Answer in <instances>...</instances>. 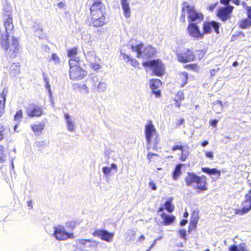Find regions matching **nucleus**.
Masks as SVG:
<instances>
[{
  "label": "nucleus",
  "mask_w": 251,
  "mask_h": 251,
  "mask_svg": "<svg viewBox=\"0 0 251 251\" xmlns=\"http://www.w3.org/2000/svg\"><path fill=\"white\" fill-rule=\"evenodd\" d=\"M5 29L0 31V45L1 48L10 57L15 58L20 52L19 41L14 36H10V32L14 28L13 19L8 15L4 21Z\"/></svg>",
  "instance_id": "nucleus-1"
},
{
  "label": "nucleus",
  "mask_w": 251,
  "mask_h": 251,
  "mask_svg": "<svg viewBox=\"0 0 251 251\" xmlns=\"http://www.w3.org/2000/svg\"><path fill=\"white\" fill-rule=\"evenodd\" d=\"M91 23L95 27L102 26L104 24L105 7L102 2H93L90 8Z\"/></svg>",
  "instance_id": "nucleus-2"
},
{
  "label": "nucleus",
  "mask_w": 251,
  "mask_h": 251,
  "mask_svg": "<svg viewBox=\"0 0 251 251\" xmlns=\"http://www.w3.org/2000/svg\"><path fill=\"white\" fill-rule=\"evenodd\" d=\"M187 17L189 22L199 23L202 21L203 16L201 13L196 11L193 5L188 2H184L182 4V14L181 21L185 22Z\"/></svg>",
  "instance_id": "nucleus-3"
},
{
  "label": "nucleus",
  "mask_w": 251,
  "mask_h": 251,
  "mask_svg": "<svg viewBox=\"0 0 251 251\" xmlns=\"http://www.w3.org/2000/svg\"><path fill=\"white\" fill-rule=\"evenodd\" d=\"M185 181L187 186L197 189V192L203 191L207 189L205 178L198 176L194 173H188L185 178Z\"/></svg>",
  "instance_id": "nucleus-4"
},
{
  "label": "nucleus",
  "mask_w": 251,
  "mask_h": 251,
  "mask_svg": "<svg viewBox=\"0 0 251 251\" xmlns=\"http://www.w3.org/2000/svg\"><path fill=\"white\" fill-rule=\"evenodd\" d=\"M131 50L137 53L138 58H144L154 55L156 51L155 48L150 45L145 46L143 44L132 45Z\"/></svg>",
  "instance_id": "nucleus-5"
},
{
  "label": "nucleus",
  "mask_w": 251,
  "mask_h": 251,
  "mask_svg": "<svg viewBox=\"0 0 251 251\" xmlns=\"http://www.w3.org/2000/svg\"><path fill=\"white\" fill-rule=\"evenodd\" d=\"M70 65V78L73 81H80L83 79L87 75V72L81 68L78 64H74Z\"/></svg>",
  "instance_id": "nucleus-6"
},
{
  "label": "nucleus",
  "mask_w": 251,
  "mask_h": 251,
  "mask_svg": "<svg viewBox=\"0 0 251 251\" xmlns=\"http://www.w3.org/2000/svg\"><path fill=\"white\" fill-rule=\"evenodd\" d=\"M53 233L52 236L57 240L62 241L66 240L69 238L74 237L73 233H70L66 230L63 226L58 225L53 227Z\"/></svg>",
  "instance_id": "nucleus-7"
},
{
  "label": "nucleus",
  "mask_w": 251,
  "mask_h": 251,
  "mask_svg": "<svg viewBox=\"0 0 251 251\" xmlns=\"http://www.w3.org/2000/svg\"><path fill=\"white\" fill-rule=\"evenodd\" d=\"M144 67L151 68L155 75H162L164 72V66L162 62L159 60H148L143 63Z\"/></svg>",
  "instance_id": "nucleus-8"
},
{
  "label": "nucleus",
  "mask_w": 251,
  "mask_h": 251,
  "mask_svg": "<svg viewBox=\"0 0 251 251\" xmlns=\"http://www.w3.org/2000/svg\"><path fill=\"white\" fill-rule=\"evenodd\" d=\"M99 243L92 239H79L76 240V246L82 251H89L92 248H97Z\"/></svg>",
  "instance_id": "nucleus-9"
},
{
  "label": "nucleus",
  "mask_w": 251,
  "mask_h": 251,
  "mask_svg": "<svg viewBox=\"0 0 251 251\" xmlns=\"http://www.w3.org/2000/svg\"><path fill=\"white\" fill-rule=\"evenodd\" d=\"M187 33L192 38L196 40H201L203 38L204 33L200 31L197 23H190L187 27Z\"/></svg>",
  "instance_id": "nucleus-10"
},
{
  "label": "nucleus",
  "mask_w": 251,
  "mask_h": 251,
  "mask_svg": "<svg viewBox=\"0 0 251 251\" xmlns=\"http://www.w3.org/2000/svg\"><path fill=\"white\" fill-rule=\"evenodd\" d=\"M251 190L249 191V194H246L245 199L242 203V209H235V214L242 215L249 212L251 210Z\"/></svg>",
  "instance_id": "nucleus-11"
},
{
  "label": "nucleus",
  "mask_w": 251,
  "mask_h": 251,
  "mask_svg": "<svg viewBox=\"0 0 251 251\" xmlns=\"http://www.w3.org/2000/svg\"><path fill=\"white\" fill-rule=\"evenodd\" d=\"M145 133L147 144L149 145L156 135V130L151 121H149L145 125Z\"/></svg>",
  "instance_id": "nucleus-12"
},
{
  "label": "nucleus",
  "mask_w": 251,
  "mask_h": 251,
  "mask_svg": "<svg viewBox=\"0 0 251 251\" xmlns=\"http://www.w3.org/2000/svg\"><path fill=\"white\" fill-rule=\"evenodd\" d=\"M178 60L181 62L192 61L195 59L194 53L188 49H185L177 54Z\"/></svg>",
  "instance_id": "nucleus-13"
},
{
  "label": "nucleus",
  "mask_w": 251,
  "mask_h": 251,
  "mask_svg": "<svg viewBox=\"0 0 251 251\" xmlns=\"http://www.w3.org/2000/svg\"><path fill=\"white\" fill-rule=\"evenodd\" d=\"M93 235L107 242H111L114 237V233L103 229L96 230Z\"/></svg>",
  "instance_id": "nucleus-14"
},
{
  "label": "nucleus",
  "mask_w": 251,
  "mask_h": 251,
  "mask_svg": "<svg viewBox=\"0 0 251 251\" xmlns=\"http://www.w3.org/2000/svg\"><path fill=\"white\" fill-rule=\"evenodd\" d=\"M65 122L68 131L75 132L76 130V125L74 118L67 113L64 114Z\"/></svg>",
  "instance_id": "nucleus-15"
},
{
  "label": "nucleus",
  "mask_w": 251,
  "mask_h": 251,
  "mask_svg": "<svg viewBox=\"0 0 251 251\" xmlns=\"http://www.w3.org/2000/svg\"><path fill=\"white\" fill-rule=\"evenodd\" d=\"M232 6H228L226 7H221L218 11V16L223 21H226L230 19V14L233 10Z\"/></svg>",
  "instance_id": "nucleus-16"
},
{
  "label": "nucleus",
  "mask_w": 251,
  "mask_h": 251,
  "mask_svg": "<svg viewBox=\"0 0 251 251\" xmlns=\"http://www.w3.org/2000/svg\"><path fill=\"white\" fill-rule=\"evenodd\" d=\"M212 29H213L217 33H219V24L212 21L211 22L204 23L203 25V29L204 34L205 33H210Z\"/></svg>",
  "instance_id": "nucleus-17"
},
{
  "label": "nucleus",
  "mask_w": 251,
  "mask_h": 251,
  "mask_svg": "<svg viewBox=\"0 0 251 251\" xmlns=\"http://www.w3.org/2000/svg\"><path fill=\"white\" fill-rule=\"evenodd\" d=\"M43 113V110L41 107L34 105L31 108H28L26 110L27 115L30 117H40Z\"/></svg>",
  "instance_id": "nucleus-18"
},
{
  "label": "nucleus",
  "mask_w": 251,
  "mask_h": 251,
  "mask_svg": "<svg viewBox=\"0 0 251 251\" xmlns=\"http://www.w3.org/2000/svg\"><path fill=\"white\" fill-rule=\"evenodd\" d=\"M77 50L76 48L69 50H68V55L70 57L69 65H74V64H78L79 58L77 55Z\"/></svg>",
  "instance_id": "nucleus-19"
},
{
  "label": "nucleus",
  "mask_w": 251,
  "mask_h": 251,
  "mask_svg": "<svg viewBox=\"0 0 251 251\" xmlns=\"http://www.w3.org/2000/svg\"><path fill=\"white\" fill-rule=\"evenodd\" d=\"M161 85V82L158 79H152L151 80L150 87L152 92L155 95L156 97L160 96V91L158 89Z\"/></svg>",
  "instance_id": "nucleus-20"
},
{
  "label": "nucleus",
  "mask_w": 251,
  "mask_h": 251,
  "mask_svg": "<svg viewBox=\"0 0 251 251\" xmlns=\"http://www.w3.org/2000/svg\"><path fill=\"white\" fill-rule=\"evenodd\" d=\"M45 126L44 123H38L31 124L30 126L35 134L37 136H39L42 134L44 129Z\"/></svg>",
  "instance_id": "nucleus-21"
},
{
  "label": "nucleus",
  "mask_w": 251,
  "mask_h": 251,
  "mask_svg": "<svg viewBox=\"0 0 251 251\" xmlns=\"http://www.w3.org/2000/svg\"><path fill=\"white\" fill-rule=\"evenodd\" d=\"M7 94V90L4 89L0 94V118L2 116L4 112Z\"/></svg>",
  "instance_id": "nucleus-22"
},
{
  "label": "nucleus",
  "mask_w": 251,
  "mask_h": 251,
  "mask_svg": "<svg viewBox=\"0 0 251 251\" xmlns=\"http://www.w3.org/2000/svg\"><path fill=\"white\" fill-rule=\"evenodd\" d=\"M112 170L114 171L112 174L117 172L118 167L116 164L112 163L111 164L110 167L104 166L102 168V172L106 177L111 175Z\"/></svg>",
  "instance_id": "nucleus-23"
},
{
  "label": "nucleus",
  "mask_w": 251,
  "mask_h": 251,
  "mask_svg": "<svg viewBox=\"0 0 251 251\" xmlns=\"http://www.w3.org/2000/svg\"><path fill=\"white\" fill-rule=\"evenodd\" d=\"M161 219L163 220L164 225H169L173 223L176 217L173 215H168L164 212L161 214Z\"/></svg>",
  "instance_id": "nucleus-24"
},
{
  "label": "nucleus",
  "mask_w": 251,
  "mask_h": 251,
  "mask_svg": "<svg viewBox=\"0 0 251 251\" xmlns=\"http://www.w3.org/2000/svg\"><path fill=\"white\" fill-rule=\"evenodd\" d=\"M75 87L76 89H78V91L83 95H87L90 92L89 88L86 84L76 83Z\"/></svg>",
  "instance_id": "nucleus-25"
},
{
  "label": "nucleus",
  "mask_w": 251,
  "mask_h": 251,
  "mask_svg": "<svg viewBox=\"0 0 251 251\" xmlns=\"http://www.w3.org/2000/svg\"><path fill=\"white\" fill-rule=\"evenodd\" d=\"M122 9L124 15L126 18H129L130 16V9L127 0H121Z\"/></svg>",
  "instance_id": "nucleus-26"
},
{
  "label": "nucleus",
  "mask_w": 251,
  "mask_h": 251,
  "mask_svg": "<svg viewBox=\"0 0 251 251\" xmlns=\"http://www.w3.org/2000/svg\"><path fill=\"white\" fill-rule=\"evenodd\" d=\"M202 171L210 175H217L216 179L219 178L221 175L220 171L215 168H202Z\"/></svg>",
  "instance_id": "nucleus-27"
},
{
  "label": "nucleus",
  "mask_w": 251,
  "mask_h": 251,
  "mask_svg": "<svg viewBox=\"0 0 251 251\" xmlns=\"http://www.w3.org/2000/svg\"><path fill=\"white\" fill-rule=\"evenodd\" d=\"M188 76V74L186 72H181L179 73L178 80L182 87L187 83Z\"/></svg>",
  "instance_id": "nucleus-28"
},
{
  "label": "nucleus",
  "mask_w": 251,
  "mask_h": 251,
  "mask_svg": "<svg viewBox=\"0 0 251 251\" xmlns=\"http://www.w3.org/2000/svg\"><path fill=\"white\" fill-rule=\"evenodd\" d=\"M239 25L242 29L247 28L251 26V20L249 18L242 20L239 22Z\"/></svg>",
  "instance_id": "nucleus-29"
},
{
  "label": "nucleus",
  "mask_w": 251,
  "mask_h": 251,
  "mask_svg": "<svg viewBox=\"0 0 251 251\" xmlns=\"http://www.w3.org/2000/svg\"><path fill=\"white\" fill-rule=\"evenodd\" d=\"M85 55L86 59L90 61L91 63L96 60V52L94 50L87 52Z\"/></svg>",
  "instance_id": "nucleus-30"
},
{
  "label": "nucleus",
  "mask_w": 251,
  "mask_h": 251,
  "mask_svg": "<svg viewBox=\"0 0 251 251\" xmlns=\"http://www.w3.org/2000/svg\"><path fill=\"white\" fill-rule=\"evenodd\" d=\"M181 151V152L179 159L181 161H184L186 160L189 155L188 147L187 146L186 148H184Z\"/></svg>",
  "instance_id": "nucleus-31"
},
{
  "label": "nucleus",
  "mask_w": 251,
  "mask_h": 251,
  "mask_svg": "<svg viewBox=\"0 0 251 251\" xmlns=\"http://www.w3.org/2000/svg\"><path fill=\"white\" fill-rule=\"evenodd\" d=\"M223 105L222 101H217L214 103L213 109L217 113H220L223 110Z\"/></svg>",
  "instance_id": "nucleus-32"
},
{
  "label": "nucleus",
  "mask_w": 251,
  "mask_h": 251,
  "mask_svg": "<svg viewBox=\"0 0 251 251\" xmlns=\"http://www.w3.org/2000/svg\"><path fill=\"white\" fill-rule=\"evenodd\" d=\"M182 166V164H178L176 167L173 174V178L174 180H176L180 175L181 169Z\"/></svg>",
  "instance_id": "nucleus-33"
},
{
  "label": "nucleus",
  "mask_w": 251,
  "mask_h": 251,
  "mask_svg": "<svg viewBox=\"0 0 251 251\" xmlns=\"http://www.w3.org/2000/svg\"><path fill=\"white\" fill-rule=\"evenodd\" d=\"M229 251H250L245 247L240 245L239 246L236 245L230 246L229 248Z\"/></svg>",
  "instance_id": "nucleus-34"
},
{
  "label": "nucleus",
  "mask_w": 251,
  "mask_h": 251,
  "mask_svg": "<svg viewBox=\"0 0 251 251\" xmlns=\"http://www.w3.org/2000/svg\"><path fill=\"white\" fill-rule=\"evenodd\" d=\"M91 82L92 89L94 91H97L99 82H100L99 80V78L97 76L93 77L91 78Z\"/></svg>",
  "instance_id": "nucleus-35"
},
{
  "label": "nucleus",
  "mask_w": 251,
  "mask_h": 251,
  "mask_svg": "<svg viewBox=\"0 0 251 251\" xmlns=\"http://www.w3.org/2000/svg\"><path fill=\"white\" fill-rule=\"evenodd\" d=\"M10 71L14 74L19 73L20 71V66L19 63H13L10 67Z\"/></svg>",
  "instance_id": "nucleus-36"
},
{
  "label": "nucleus",
  "mask_w": 251,
  "mask_h": 251,
  "mask_svg": "<svg viewBox=\"0 0 251 251\" xmlns=\"http://www.w3.org/2000/svg\"><path fill=\"white\" fill-rule=\"evenodd\" d=\"M198 222V215L197 213H194L191 218L190 224L193 226H196Z\"/></svg>",
  "instance_id": "nucleus-37"
},
{
  "label": "nucleus",
  "mask_w": 251,
  "mask_h": 251,
  "mask_svg": "<svg viewBox=\"0 0 251 251\" xmlns=\"http://www.w3.org/2000/svg\"><path fill=\"white\" fill-rule=\"evenodd\" d=\"M165 208L169 212H172L174 209V206L172 204L171 201L168 200L165 203Z\"/></svg>",
  "instance_id": "nucleus-38"
},
{
  "label": "nucleus",
  "mask_w": 251,
  "mask_h": 251,
  "mask_svg": "<svg viewBox=\"0 0 251 251\" xmlns=\"http://www.w3.org/2000/svg\"><path fill=\"white\" fill-rule=\"evenodd\" d=\"M98 88L97 90L98 92H103L106 89V84L105 82H99Z\"/></svg>",
  "instance_id": "nucleus-39"
},
{
  "label": "nucleus",
  "mask_w": 251,
  "mask_h": 251,
  "mask_svg": "<svg viewBox=\"0 0 251 251\" xmlns=\"http://www.w3.org/2000/svg\"><path fill=\"white\" fill-rule=\"evenodd\" d=\"M76 226V222L75 221H69L66 223V226L72 230H73Z\"/></svg>",
  "instance_id": "nucleus-40"
},
{
  "label": "nucleus",
  "mask_w": 251,
  "mask_h": 251,
  "mask_svg": "<svg viewBox=\"0 0 251 251\" xmlns=\"http://www.w3.org/2000/svg\"><path fill=\"white\" fill-rule=\"evenodd\" d=\"M3 151L4 147L0 145V162H3L6 160V155Z\"/></svg>",
  "instance_id": "nucleus-41"
},
{
  "label": "nucleus",
  "mask_w": 251,
  "mask_h": 251,
  "mask_svg": "<svg viewBox=\"0 0 251 251\" xmlns=\"http://www.w3.org/2000/svg\"><path fill=\"white\" fill-rule=\"evenodd\" d=\"M22 117H23L22 111V110H19V111H18L17 112V113H16V114L15 115L14 120L16 121H17L18 122H20L21 121Z\"/></svg>",
  "instance_id": "nucleus-42"
},
{
  "label": "nucleus",
  "mask_w": 251,
  "mask_h": 251,
  "mask_svg": "<svg viewBox=\"0 0 251 251\" xmlns=\"http://www.w3.org/2000/svg\"><path fill=\"white\" fill-rule=\"evenodd\" d=\"M51 59L54 62L55 64H60V58L58 55L56 53H52L51 54Z\"/></svg>",
  "instance_id": "nucleus-43"
},
{
  "label": "nucleus",
  "mask_w": 251,
  "mask_h": 251,
  "mask_svg": "<svg viewBox=\"0 0 251 251\" xmlns=\"http://www.w3.org/2000/svg\"><path fill=\"white\" fill-rule=\"evenodd\" d=\"M134 68L138 67L139 63L135 59H131L127 62Z\"/></svg>",
  "instance_id": "nucleus-44"
},
{
  "label": "nucleus",
  "mask_w": 251,
  "mask_h": 251,
  "mask_svg": "<svg viewBox=\"0 0 251 251\" xmlns=\"http://www.w3.org/2000/svg\"><path fill=\"white\" fill-rule=\"evenodd\" d=\"M149 187L154 191L157 190V186L156 185V184L151 179H150V181L149 182Z\"/></svg>",
  "instance_id": "nucleus-45"
},
{
  "label": "nucleus",
  "mask_w": 251,
  "mask_h": 251,
  "mask_svg": "<svg viewBox=\"0 0 251 251\" xmlns=\"http://www.w3.org/2000/svg\"><path fill=\"white\" fill-rule=\"evenodd\" d=\"M44 80H45V81L46 82L45 87L48 90V92L49 93L50 96H51V92L50 86V84L49 83V81L48 80V79L47 78H46V77L44 78Z\"/></svg>",
  "instance_id": "nucleus-46"
},
{
  "label": "nucleus",
  "mask_w": 251,
  "mask_h": 251,
  "mask_svg": "<svg viewBox=\"0 0 251 251\" xmlns=\"http://www.w3.org/2000/svg\"><path fill=\"white\" fill-rule=\"evenodd\" d=\"M179 233L181 238L184 240L186 239V231L185 229H181L179 230Z\"/></svg>",
  "instance_id": "nucleus-47"
},
{
  "label": "nucleus",
  "mask_w": 251,
  "mask_h": 251,
  "mask_svg": "<svg viewBox=\"0 0 251 251\" xmlns=\"http://www.w3.org/2000/svg\"><path fill=\"white\" fill-rule=\"evenodd\" d=\"M91 67L95 71H98L101 68V66L100 64L91 63Z\"/></svg>",
  "instance_id": "nucleus-48"
},
{
  "label": "nucleus",
  "mask_w": 251,
  "mask_h": 251,
  "mask_svg": "<svg viewBox=\"0 0 251 251\" xmlns=\"http://www.w3.org/2000/svg\"><path fill=\"white\" fill-rule=\"evenodd\" d=\"M204 152H205V155L206 157H207L208 158H209L211 160L213 159L214 155H213V153L212 151H205Z\"/></svg>",
  "instance_id": "nucleus-49"
},
{
  "label": "nucleus",
  "mask_w": 251,
  "mask_h": 251,
  "mask_svg": "<svg viewBox=\"0 0 251 251\" xmlns=\"http://www.w3.org/2000/svg\"><path fill=\"white\" fill-rule=\"evenodd\" d=\"M4 128L3 126L0 125V141L2 140L4 137L3 131Z\"/></svg>",
  "instance_id": "nucleus-50"
},
{
  "label": "nucleus",
  "mask_w": 251,
  "mask_h": 251,
  "mask_svg": "<svg viewBox=\"0 0 251 251\" xmlns=\"http://www.w3.org/2000/svg\"><path fill=\"white\" fill-rule=\"evenodd\" d=\"M183 148L184 147L182 145H176L172 148V150L173 151H176L177 150H179L181 151Z\"/></svg>",
  "instance_id": "nucleus-51"
},
{
  "label": "nucleus",
  "mask_w": 251,
  "mask_h": 251,
  "mask_svg": "<svg viewBox=\"0 0 251 251\" xmlns=\"http://www.w3.org/2000/svg\"><path fill=\"white\" fill-rule=\"evenodd\" d=\"M145 239H146V238H145V236H144L143 235H140L138 238V239H137V241L139 243H143L145 241Z\"/></svg>",
  "instance_id": "nucleus-52"
},
{
  "label": "nucleus",
  "mask_w": 251,
  "mask_h": 251,
  "mask_svg": "<svg viewBox=\"0 0 251 251\" xmlns=\"http://www.w3.org/2000/svg\"><path fill=\"white\" fill-rule=\"evenodd\" d=\"M157 155L155 153H153L151 152H149L148 155H147V158L150 161H151V159L153 156H157Z\"/></svg>",
  "instance_id": "nucleus-53"
},
{
  "label": "nucleus",
  "mask_w": 251,
  "mask_h": 251,
  "mask_svg": "<svg viewBox=\"0 0 251 251\" xmlns=\"http://www.w3.org/2000/svg\"><path fill=\"white\" fill-rule=\"evenodd\" d=\"M123 58L126 62H128V61L130 59V57L128 55L126 54H123Z\"/></svg>",
  "instance_id": "nucleus-54"
},
{
  "label": "nucleus",
  "mask_w": 251,
  "mask_h": 251,
  "mask_svg": "<svg viewBox=\"0 0 251 251\" xmlns=\"http://www.w3.org/2000/svg\"><path fill=\"white\" fill-rule=\"evenodd\" d=\"M220 68H217V69H212L210 70V74L211 76H213L215 75V74L219 71Z\"/></svg>",
  "instance_id": "nucleus-55"
},
{
  "label": "nucleus",
  "mask_w": 251,
  "mask_h": 251,
  "mask_svg": "<svg viewBox=\"0 0 251 251\" xmlns=\"http://www.w3.org/2000/svg\"><path fill=\"white\" fill-rule=\"evenodd\" d=\"M157 241V239H155L153 241V243L150 246V247H149V248L148 249V250L147 251H151L154 247V246L156 244Z\"/></svg>",
  "instance_id": "nucleus-56"
},
{
  "label": "nucleus",
  "mask_w": 251,
  "mask_h": 251,
  "mask_svg": "<svg viewBox=\"0 0 251 251\" xmlns=\"http://www.w3.org/2000/svg\"><path fill=\"white\" fill-rule=\"evenodd\" d=\"M247 14L249 18L251 20V7H248Z\"/></svg>",
  "instance_id": "nucleus-57"
},
{
  "label": "nucleus",
  "mask_w": 251,
  "mask_h": 251,
  "mask_svg": "<svg viewBox=\"0 0 251 251\" xmlns=\"http://www.w3.org/2000/svg\"><path fill=\"white\" fill-rule=\"evenodd\" d=\"M184 122V120L183 119H180L177 121V122L176 123V126H179L183 124Z\"/></svg>",
  "instance_id": "nucleus-58"
},
{
  "label": "nucleus",
  "mask_w": 251,
  "mask_h": 251,
  "mask_svg": "<svg viewBox=\"0 0 251 251\" xmlns=\"http://www.w3.org/2000/svg\"><path fill=\"white\" fill-rule=\"evenodd\" d=\"M218 121L217 120H212L211 122V125L212 126H216L217 124L218 123Z\"/></svg>",
  "instance_id": "nucleus-59"
},
{
  "label": "nucleus",
  "mask_w": 251,
  "mask_h": 251,
  "mask_svg": "<svg viewBox=\"0 0 251 251\" xmlns=\"http://www.w3.org/2000/svg\"><path fill=\"white\" fill-rule=\"evenodd\" d=\"M230 0H220L221 3L226 5L228 4Z\"/></svg>",
  "instance_id": "nucleus-60"
},
{
  "label": "nucleus",
  "mask_w": 251,
  "mask_h": 251,
  "mask_svg": "<svg viewBox=\"0 0 251 251\" xmlns=\"http://www.w3.org/2000/svg\"><path fill=\"white\" fill-rule=\"evenodd\" d=\"M199 57H203L205 54V52L204 51V50H200V51H199Z\"/></svg>",
  "instance_id": "nucleus-61"
},
{
  "label": "nucleus",
  "mask_w": 251,
  "mask_h": 251,
  "mask_svg": "<svg viewBox=\"0 0 251 251\" xmlns=\"http://www.w3.org/2000/svg\"><path fill=\"white\" fill-rule=\"evenodd\" d=\"M178 95L180 96V100H183L184 99V95L183 92H178Z\"/></svg>",
  "instance_id": "nucleus-62"
},
{
  "label": "nucleus",
  "mask_w": 251,
  "mask_h": 251,
  "mask_svg": "<svg viewBox=\"0 0 251 251\" xmlns=\"http://www.w3.org/2000/svg\"><path fill=\"white\" fill-rule=\"evenodd\" d=\"M187 221L186 220H184V219H183L181 222H180V225L183 226H184L185 225V224L187 223Z\"/></svg>",
  "instance_id": "nucleus-63"
},
{
  "label": "nucleus",
  "mask_w": 251,
  "mask_h": 251,
  "mask_svg": "<svg viewBox=\"0 0 251 251\" xmlns=\"http://www.w3.org/2000/svg\"><path fill=\"white\" fill-rule=\"evenodd\" d=\"M216 5H217V3H215V4H211L210 6H209V9L210 10H213L215 8V7L216 6Z\"/></svg>",
  "instance_id": "nucleus-64"
}]
</instances>
